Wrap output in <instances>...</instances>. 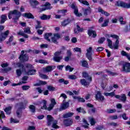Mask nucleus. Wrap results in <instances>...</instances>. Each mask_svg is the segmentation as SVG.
Wrapping results in <instances>:
<instances>
[{
	"instance_id": "nucleus-1",
	"label": "nucleus",
	"mask_w": 130,
	"mask_h": 130,
	"mask_svg": "<svg viewBox=\"0 0 130 130\" xmlns=\"http://www.w3.org/2000/svg\"><path fill=\"white\" fill-rule=\"evenodd\" d=\"M22 13L18 11L17 10H14L13 11H10L8 13V18L9 20L12 19L14 20V23H17L19 18L21 17Z\"/></svg>"
},
{
	"instance_id": "nucleus-2",
	"label": "nucleus",
	"mask_w": 130,
	"mask_h": 130,
	"mask_svg": "<svg viewBox=\"0 0 130 130\" xmlns=\"http://www.w3.org/2000/svg\"><path fill=\"white\" fill-rule=\"evenodd\" d=\"M47 124L48 126L52 125L53 128H59V126L57 125V121L54 120V118L50 115L47 116Z\"/></svg>"
},
{
	"instance_id": "nucleus-3",
	"label": "nucleus",
	"mask_w": 130,
	"mask_h": 130,
	"mask_svg": "<svg viewBox=\"0 0 130 130\" xmlns=\"http://www.w3.org/2000/svg\"><path fill=\"white\" fill-rule=\"evenodd\" d=\"M116 7H121L122 8H124L125 9L130 8V3H125L122 1H116L115 4Z\"/></svg>"
},
{
	"instance_id": "nucleus-4",
	"label": "nucleus",
	"mask_w": 130,
	"mask_h": 130,
	"mask_svg": "<svg viewBox=\"0 0 130 130\" xmlns=\"http://www.w3.org/2000/svg\"><path fill=\"white\" fill-rule=\"evenodd\" d=\"M41 7L42 8H38V9L40 10V12H43V11H46V10H51V9H52L51 4L48 2H46L44 6H41Z\"/></svg>"
},
{
	"instance_id": "nucleus-5",
	"label": "nucleus",
	"mask_w": 130,
	"mask_h": 130,
	"mask_svg": "<svg viewBox=\"0 0 130 130\" xmlns=\"http://www.w3.org/2000/svg\"><path fill=\"white\" fill-rule=\"evenodd\" d=\"M71 8L72 10H74V13L77 17H81L82 16V13H79V9H78V7L75 3H73L71 5Z\"/></svg>"
},
{
	"instance_id": "nucleus-6",
	"label": "nucleus",
	"mask_w": 130,
	"mask_h": 130,
	"mask_svg": "<svg viewBox=\"0 0 130 130\" xmlns=\"http://www.w3.org/2000/svg\"><path fill=\"white\" fill-rule=\"evenodd\" d=\"M9 34H10V31L9 30L2 32L0 35V42H3V41H5L8 38V36H9Z\"/></svg>"
},
{
	"instance_id": "nucleus-7",
	"label": "nucleus",
	"mask_w": 130,
	"mask_h": 130,
	"mask_svg": "<svg viewBox=\"0 0 130 130\" xmlns=\"http://www.w3.org/2000/svg\"><path fill=\"white\" fill-rule=\"evenodd\" d=\"M92 47H89L86 50V57L89 60H90V61L93 60V58H92V55H93V53H92Z\"/></svg>"
},
{
	"instance_id": "nucleus-8",
	"label": "nucleus",
	"mask_w": 130,
	"mask_h": 130,
	"mask_svg": "<svg viewBox=\"0 0 130 130\" xmlns=\"http://www.w3.org/2000/svg\"><path fill=\"white\" fill-rule=\"evenodd\" d=\"M123 72L125 73H130V63L125 62L122 66Z\"/></svg>"
},
{
	"instance_id": "nucleus-9",
	"label": "nucleus",
	"mask_w": 130,
	"mask_h": 130,
	"mask_svg": "<svg viewBox=\"0 0 130 130\" xmlns=\"http://www.w3.org/2000/svg\"><path fill=\"white\" fill-rule=\"evenodd\" d=\"M51 104L49 105V107L47 108V110L48 111H50L53 109V107L56 105V102H55V100L54 99H51Z\"/></svg>"
},
{
	"instance_id": "nucleus-10",
	"label": "nucleus",
	"mask_w": 130,
	"mask_h": 130,
	"mask_svg": "<svg viewBox=\"0 0 130 130\" xmlns=\"http://www.w3.org/2000/svg\"><path fill=\"white\" fill-rule=\"evenodd\" d=\"M95 99L96 100H100V101L103 102L105 100L104 96L102 95V93L100 91H97L96 94H95Z\"/></svg>"
},
{
	"instance_id": "nucleus-11",
	"label": "nucleus",
	"mask_w": 130,
	"mask_h": 130,
	"mask_svg": "<svg viewBox=\"0 0 130 130\" xmlns=\"http://www.w3.org/2000/svg\"><path fill=\"white\" fill-rule=\"evenodd\" d=\"M115 98L119 99V100H120L122 102H125V101H126V96L125 94H122L121 95H115Z\"/></svg>"
},
{
	"instance_id": "nucleus-12",
	"label": "nucleus",
	"mask_w": 130,
	"mask_h": 130,
	"mask_svg": "<svg viewBox=\"0 0 130 130\" xmlns=\"http://www.w3.org/2000/svg\"><path fill=\"white\" fill-rule=\"evenodd\" d=\"M19 59L21 62H24V61H27V60L29 59V56L27 54H25L24 55H20L19 57Z\"/></svg>"
},
{
	"instance_id": "nucleus-13",
	"label": "nucleus",
	"mask_w": 130,
	"mask_h": 130,
	"mask_svg": "<svg viewBox=\"0 0 130 130\" xmlns=\"http://www.w3.org/2000/svg\"><path fill=\"white\" fill-rule=\"evenodd\" d=\"M29 3L33 9H37L38 5H40V3L36 0H30L29 1Z\"/></svg>"
},
{
	"instance_id": "nucleus-14",
	"label": "nucleus",
	"mask_w": 130,
	"mask_h": 130,
	"mask_svg": "<svg viewBox=\"0 0 130 130\" xmlns=\"http://www.w3.org/2000/svg\"><path fill=\"white\" fill-rule=\"evenodd\" d=\"M70 103L69 102L64 103V100L63 101V103L61 105L60 110H65L67 108H69Z\"/></svg>"
},
{
	"instance_id": "nucleus-15",
	"label": "nucleus",
	"mask_w": 130,
	"mask_h": 130,
	"mask_svg": "<svg viewBox=\"0 0 130 130\" xmlns=\"http://www.w3.org/2000/svg\"><path fill=\"white\" fill-rule=\"evenodd\" d=\"M55 68V66H47L45 68H44V72H46V73H49L53 71Z\"/></svg>"
},
{
	"instance_id": "nucleus-16",
	"label": "nucleus",
	"mask_w": 130,
	"mask_h": 130,
	"mask_svg": "<svg viewBox=\"0 0 130 130\" xmlns=\"http://www.w3.org/2000/svg\"><path fill=\"white\" fill-rule=\"evenodd\" d=\"M63 123L66 126H70L73 124V119H66L63 120Z\"/></svg>"
},
{
	"instance_id": "nucleus-17",
	"label": "nucleus",
	"mask_w": 130,
	"mask_h": 130,
	"mask_svg": "<svg viewBox=\"0 0 130 130\" xmlns=\"http://www.w3.org/2000/svg\"><path fill=\"white\" fill-rule=\"evenodd\" d=\"M82 76L83 78H85V79H86V80H88V81H92V77L89 75L88 73L87 72H84L82 73Z\"/></svg>"
},
{
	"instance_id": "nucleus-18",
	"label": "nucleus",
	"mask_w": 130,
	"mask_h": 130,
	"mask_svg": "<svg viewBox=\"0 0 130 130\" xmlns=\"http://www.w3.org/2000/svg\"><path fill=\"white\" fill-rule=\"evenodd\" d=\"M98 12H99V13H101V14L104 15V16H106V17H109V16H110V13L105 11L101 8V7H99Z\"/></svg>"
},
{
	"instance_id": "nucleus-19",
	"label": "nucleus",
	"mask_w": 130,
	"mask_h": 130,
	"mask_svg": "<svg viewBox=\"0 0 130 130\" xmlns=\"http://www.w3.org/2000/svg\"><path fill=\"white\" fill-rule=\"evenodd\" d=\"M0 18L1 24H4L8 20V16H7V14H3L1 16Z\"/></svg>"
},
{
	"instance_id": "nucleus-20",
	"label": "nucleus",
	"mask_w": 130,
	"mask_h": 130,
	"mask_svg": "<svg viewBox=\"0 0 130 130\" xmlns=\"http://www.w3.org/2000/svg\"><path fill=\"white\" fill-rule=\"evenodd\" d=\"M88 34L89 36H92L93 38H95L97 36V34L95 30H93L92 29H89L88 30Z\"/></svg>"
},
{
	"instance_id": "nucleus-21",
	"label": "nucleus",
	"mask_w": 130,
	"mask_h": 130,
	"mask_svg": "<svg viewBox=\"0 0 130 130\" xmlns=\"http://www.w3.org/2000/svg\"><path fill=\"white\" fill-rule=\"evenodd\" d=\"M80 83L81 85L84 86V87H87L90 85V82L86 81L85 79H82L80 80Z\"/></svg>"
},
{
	"instance_id": "nucleus-22",
	"label": "nucleus",
	"mask_w": 130,
	"mask_h": 130,
	"mask_svg": "<svg viewBox=\"0 0 130 130\" xmlns=\"http://www.w3.org/2000/svg\"><path fill=\"white\" fill-rule=\"evenodd\" d=\"M40 104H43V106L41 107L42 109H47V106H46V104H47V101H46L45 100L42 101Z\"/></svg>"
},
{
	"instance_id": "nucleus-23",
	"label": "nucleus",
	"mask_w": 130,
	"mask_h": 130,
	"mask_svg": "<svg viewBox=\"0 0 130 130\" xmlns=\"http://www.w3.org/2000/svg\"><path fill=\"white\" fill-rule=\"evenodd\" d=\"M74 113L73 112H68L63 115V118H69V117H72L74 115Z\"/></svg>"
},
{
	"instance_id": "nucleus-24",
	"label": "nucleus",
	"mask_w": 130,
	"mask_h": 130,
	"mask_svg": "<svg viewBox=\"0 0 130 130\" xmlns=\"http://www.w3.org/2000/svg\"><path fill=\"white\" fill-rule=\"evenodd\" d=\"M121 54L122 56H126L128 60L130 61V55L128 53H126V52L123 50L121 52Z\"/></svg>"
},
{
	"instance_id": "nucleus-25",
	"label": "nucleus",
	"mask_w": 130,
	"mask_h": 130,
	"mask_svg": "<svg viewBox=\"0 0 130 130\" xmlns=\"http://www.w3.org/2000/svg\"><path fill=\"white\" fill-rule=\"evenodd\" d=\"M51 18V15H46L45 14H43L42 16L40 17L41 20H49Z\"/></svg>"
},
{
	"instance_id": "nucleus-26",
	"label": "nucleus",
	"mask_w": 130,
	"mask_h": 130,
	"mask_svg": "<svg viewBox=\"0 0 130 130\" xmlns=\"http://www.w3.org/2000/svg\"><path fill=\"white\" fill-rule=\"evenodd\" d=\"M54 61H56V62H60V60L62 59V56H54L53 58Z\"/></svg>"
},
{
	"instance_id": "nucleus-27",
	"label": "nucleus",
	"mask_w": 130,
	"mask_h": 130,
	"mask_svg": "<svg viewBox=\"0 0 130 130\" xmlns=\"http://www.w3.org/2000/svg\"><path fill=\"white\" fill-rule=\"evenodd\" d=\"M51 35H52V34H51V33H46L44 35L45 39H46V40H47L49 42H50L51 40L49 39V37H50V36H51Z\"/></svg>"
},
{
	"instance_id": "nucleus-28",
	"label": "nucleus",
	"mask_w": 130,
	"mask_h": 130,
	"mask_svg": "<svg viewBox=\"0 0 130 130\" xmlns=\"http://www.w3.org/2000/svg\"><path fill=\"white\" fill-rule=\"evenodd\" d=\"M70 23H71V20L69 19L64 20L63 22H61V25L63 27H66V26H67V25H69V24H70Z\"/></svg>"
},
{
	"instance_id": "nucleus-29",
	"label": "nucleus",
	"mask_w": 130,
	"mask_h": 130,
	"mask_svg": "<svg viewBox=\"0 0 130 130\" xmlns=\"http://www.w3.org/2000/svg\"><path fill=\"white\" fill-rule=\"evenodd\" d=\"M24 17L27 19H34V16L30 13H24Z\"/></svg>"
},
{
	"instance_id": "nucleus-30",
	"label": "nucleus",
	"mask_w": 130,
	"mask_h": 130,
	"mask_svg": "<svg viewBox=\"0 0 130 130\" xmlns=\"http://www.w3.org/2000/svg\"><path fill=\"white\" fill-rule=\"evenodd\" d=\"M18 35H20V36H23L25 38H28V36L27 35L25 34L23 30H19L18 32H17Z\"/></svg>"
},
{
	"instance_id": "nucleus-31",
	"label": "nucleus",
	"mask_w": 130,
	"mask_h": 130,
	"mask_svg": "<svg viewBox=\"0 0 130 130\" xmlns=\"http://www.w3.org/2000/svg\"><path fill=\"white\" fill-rule=\"evenodd\" d=\"M35 73H36V70H30L28 72L25 71V75H35Z\"/></svg>"
},
{
	"instance_id": "nucleus-32",
	"label": "nucleus",
	"mask_w": 130,
	"mask_h": 130,
	"mask_svg": "<svg viewBox=\"0 0 130 130\" xmlns=\"http://www.w3.org/2000/svg\"><path fill=\"white\" fill-rule=\"evenodd\" d=\"M11 110H12V107H8L5 109L4 111H5L7 114L10 115L11 114Z\"/></svg>"
},
{
	"instance_id": "nucleus-33",
	"label": "nucleus",
	"mask_w": 130,
	"mask_h": 130,
	"mask_svg": "<svg viewBox=\"0 0 130 130\" xmlns=\"http://www.w3.org/2000/svg\"><path fill=\"white\" fill-rule=\"evenodd\" d=\"M88 119L89 120V122L90 123L91 125H94L96 123V122L95 121V119L94 118H92L91 117L88 118Z\"/></svg>"
},
{
	"instance_id": "nucleus-34",
	"label": "nucleus",
	"mask_w": 130,
	"mask_h": 130,
	"mask_svg": "<svg viewBox=\"0 0 130 130\" xmlns=\"http://www.w3.org/2000/svg\"><path fill=\"white\" fill-rule=\"evenodd\" d=\"M76 111H77V112H78L79 113H83V114H85V113H86V111H84V109L82 108L81 107L77 108Z\"/></svg>"
},
{
	"instance_id": "nucleus-35",
	"label": "nucleus",
	"mask_w": 130,
	"mask_h": 130,
	"mask_svg": "<svg viewBox=\"0 0 130 130\" xmlns=\"http://www.w3.org/2000/svg\"><path fill=\"white\" fill-rule=\"evenodd\" d=\"M36 22L37 25H36V29L37 30H38V29H40V28H42V26H41V21L37 20Z\"/></svg>"
},
{
	"instance_id": "nucleus-36",
	"label": "nucleus",
	"mask_w": 130,
	"mask_h": 130,
	"mask_svg": "<svg viewBox=\"0 0 130 130\" xmlns=\"http://www.w3.org/2000/svg\"><path fill=\"white\" fill-rule=\"evenodd\" d=\"M104 95L105 96H110V97H113V96H115V93L114 92H105L104 93Z\"/></svg>"
},
{
	"instance_id": "nucleus-37",
	"label": "nucleus",
	"mask_w": 130,
	"mask_h": 130,
	"mask_svg": "<svg viewBox=\"0 0 130 130\" xmlns=\"http://www.w3.org/2000/svg\"><path fill=\"white\" fill-rule=\"evenodd\" d=\"M108 23H109V19L105 20L104 23L102 24V27H107L108 26Z\"/></svg>"
},
{
	"instance_id": "nucleus-38",
	"label": "nucleus",
	"mask_w": 130,
	"mask_h": 130,
	"mask_svg": "<svg viewBox=\"0 0 130 130\" xmlns=\"http://www.w3.org/2000/svg\"><path fill=\"white\" fill-rule=\"evenodd\" d=\"M82 66L84 68H87L88 66V62L86 60H83L81 61Z\"/></svg>"
},
{
	"instance_id": "nucleus-39",
	"label": "nucleus",
	"mask_w": 130,
	"mask_h": 130,
	"mask_svg": "<svg viewBox=\"0 0 130 130\" xmlns=\"http://www.w3.org/2000/svg\"><path fill=\"white\" fill-rule=\"evenodd\" d=\"M80 4L84 5L85 6H89V2L85 0H78Z\"/></svg>"
},
{
	"instance_id": "nucleus-40",
	"label": "nucleus",
	"mask_w": 130,
	"mask_h": 130,
	"mask_svg": "<svg viewBox=\"0 0 130 130\" xmlns=\"http://www.w3.org/2000/svg\"><path fill=\"white\" fill-rule=\"evenodd\" d=\"M29 108L31 111V112H32V113H34L36 111V108L33 105H30L29 107Z\"/></svg>"
},
{
	"instance_id": "nucleus-41",
	"label": "nucleus",
	"mask_w": 130,
	"mask_h": 130,
	"mask_svg": "<svg viewBox=\"0 0 130 130\" xmlns=\"http://www.w3.org/2000/svg\"><path fill=\"white\" fill-rule=\"evenodd\" d=\"M58 82L60 83H63L64 85H68L69 84V81L64 80L63 79H60L58 80Z\"/></svg>"
},
{
	"instance_id": "nucleus-42",
	"label": "nucleus",
	"mask_w": 130,
	"mask_h": 130,
	"mask_svg": "<svg viewBox=\"0 0 130 130\" xmlns=\"http://www.w3.org/2000/svg\"><path fill=\"white\" fill-rule=\"evenodd\" d=\"M107 41L108 42V46L110 47V48H113V47L112 46V41L111 40L108 39L107 40Z\"/></svg>"
},
{
	"instance_id": "nucleus-43",
	"label": "nucleus",
	"mask_w": 130,
	"mask_h": 130,
	"mask_svg": "<svg viewBox=\"0 0 130 130\" xmlns=\"http://www.w3.org/2000/svg\"><path fill=\"white\" fill-rule=\"evenodd\" d=\"M51 41L55 44H58V42H57V40L54 36L51 38Z\"/></svg>"
},
{
	"instance_id": "nucleus-44",
	"label": "nucleus",
	"mask_w": 130,
	"mask_h": 130,
	"mask_svg": "<svg viewBox=\"0 0 130 130\" xmlns=\"http://www.w3.org/2000/svg\"><path fill=\"white\" fill-rule=\"evenodd\" d=\"M95 112H96V109L95 108H92L88 110V113L90 114H92V113H95Z\"/></svg>"
},
{
	"instance_id": "nucleus-45",
	"label": "nucleus",
	"mask_w": 130,
	"mask_h": 130,
	"mask_svg": "<svg viewBox=\"0 0 130 130\" xmlns=\"http://www.w3.org/2000/svg\"><path fill=\"white\" fill-rule=\"evenodd\" d=\"M107 113H114V112H116V110L115 109H108L106 111Z\"/></svg>"
},
{
	"instance_id": "nucleus-46",
	"label": "nucleus",
	"mask_w": 130,
	"mask_h": 130,
	"mask_svg": "<svg viewBox=\"0 0 130 130\" xmlns=\"http://www.w3.org/2000/svg\"><path fill=\"white\" fill-rule=\"evenodd\" d=\"M22 90L23 91H27V90H29L30 89V86L29 85H23L22 86Z\"/></svg>"
},
{
	"instance_id": "nucleus-47",
	"label": "nucleus",
	"mask_w": 130,
	"mask_h": 130,
	"mask_svg": "<svg viewBox=\"0 0 130 130\" xmlns=\"http://www.w3.org/2000/svg\"><path fill=\"white\" fill-rule=\"evenodd\" d=\"M24 33H27V34H30L31 33V30H30V27H27L24 29Z\"/></svg>"
},
{
	"instance_id": "nucleus-48",
	"label": "nucleus",
	"mask_w": 130,
	"mask_h": 130,
	"mask_svg": "<svg viewBox=\"0 0 130 130\" xmlns=\"http://www.w3.org/2000/svg\"><path fill=\"white\" fill-rule=\"evenodd\" d=\"M118 44H119V41L118 39H117L115 42V44L114 45L115 49H118Z\"/></svg>"
},
{
	"instance_id": "nucleus-49",
	"label": "nucleus",
	"mask_w": 130,
	"mask_h": 130,
	"mask_svg": "<svg viewBox=\"0 0 130 130\" xmlns=\"http://www.w3.org/2000/svg\"><path fill=\"white\" fill-rule=\"evenodd\" d=\"M66 71H70V72H73V71H74V68H72V67L71 66L68 65L66 67Z\"/></svg>"
},
{
	"instance_id": "nucleus-50",
	"label": "nucleus",
	"mask_w": 130,
	"mask_h": 130,
	"mask_svg": "<svg viewBox=\"0 0 130 130\" xmlns=\"http://www.w3.org/2000/svg\"><path fill=\"white\" fill-rule=\"evenodd\" d=\"M54 37L57 40H58V39H60L61 38V37L60 36V35L59 34H54Z\"/></svg>"
},
{
	"instance_id": "nucleus-51",
	"label": "nucleus",
	"mask_w": 130,
	"mask_h": 130,
	"mask_svg": "<svg viewBox=\"0 0 130 130\" xmlns=\"http://www.w3.org/2000/svg\"><path fill=\"white\" fill-rule=\"evenodd\" d=\"M20 121L16 119H14L13 118H11L10 119V122L11 123H13V122L14 123H18V122H19Z\"/></svg>"
},
{
	"instance_id": "nucleus-52",
	"label": "nucleus",
	"mask_w": 130,
	"mask_h": 130,
	"mask_svg": "<svg viewBox=\"0 0 130 130\" xmlns=\"http://www.w3.org/2000/svg\"><path fill=\"white\" fill-rule=\"evenodd\" d=\"M21 111H22V110H21V109H17V111L16 112L17 117H21Z\"/></svg>"
},
{
	"instance_id": "nucleus-53",
	"label": "nucleus",
	"mask_w": 130,
	"mask_h": 130,
	"mask_svg": "<svg viewBox=\"0 0 130 130\" xmlns=\"http://www.w3.org/2000/svg\"><path fill=\"white\" fill-rule=\"evenodd\" d=\"M44 27H43V29L41 30V29H38L37 32L38 34V35H42L43 34V32H44Z\"/></svg>"
},
{
	"instance_id": "nucleus-54",
	"label": "nucleus",
	"mask_w": 130,
	"mask_h": 130,
	"mask_svg": "<svg viewBox=\"0 0 130 130\" xmlns=\"http://www.w3.org/2000/svg\"><path fill=\"white\" fill-rule=\"evenodd\" d=\"M68 78L70 80H76L77 76L76 75H69Z\"/></svg>"
},
{
	"instance_id": "nucleus-55",
	"label": "nucleus",
	"mask_w": 130,
	"mask_h": 130,
	"mask_svg": "<svg viewBox=\"0 0 130 130\" xmlns=\"http://www.w3.org/2000/svg\"><path fill=\"white\" fill-rule=\"evenodd\" d=\"M16 74H17L18 77H20L21 75H22V71H21L20 69H17L16 70Z\"/></svg>"
},
{
	"instance_id": "nucleus-56",
	"label": "nucleus",
	"mask_w": 130,
	"mask_h": 130,
	"mask_svg": "<svg viewBox=\"0 0 130 130\" xmlns=\"http://www.w3.org/2000/svg\"><path fill=\"white\" fill-rule=\"evenodd\" d=\"M104 41H105V38H101V39H99V40L98 41V42H99V44H102V43H103V42H104Z\"/></svg>"
},
{
	"instance_id": "nucleus-57",
	"label": "nucleus",
	"mask_w": 130,
	"mask_h": 130,
	"mask_svg": "<svg viewBox=\"0 0 130 130\" xmlns=\"http://www.w3.org/2000/svg\"><path fill=\"white\" fill-rule=\"evenodd\" d=\"M110 37H112V38H114V39H119V37L116 35H111Z\"/></svg>"
},
{
	"instance_id": "nucleus-58",
	"label": "nucleus",
	"mask_w": 130,
	"mask_h": 130,
	"mask_svg": "<svg viewBox=\"0 0 130 130\" xmlns=\"http://www.w3.org/2000/svg\"><path fill=\"white\" fill-rule=\"evenodd\" d=\"M40 77L42 78V79H48V76L42 74H40Z\"/></svg>"
},
{
	"instance_id": "nucleus-59",
	"label": "nucleus",
	"mask_w": 130,
	"mask_h": 130,
	"mask_svg": "<svg viewBox=\"0 0 130 130\" xmlns=\"http://www.w3.org/2000/svg\"><path fill=\"white\" fill-rule=\"evenodd\" d=\"M16 66L18 68H20V69H23L24 68V65L20 62L17 63Z\"/></svg>"
},
{
	"instance_id": "nucleus-60",
	"label": "nucleus",
	"mask_w": 130,
	"mask_h": 130,
	"mask_svg": "<svg viewBox=\"0 0 130 130\" xmlns=\"http://www.w3.org/2000/svg\"><path fill=\"white\" fill-rule=\"evenodd\" d=\"M90 11H91V8L90 7H89L88 9H85L84 12V15L87 16V15H88V12H90Z\"/></svg>"
},
{
	"instance_id": "nucleus-61",
	"label": "nucleus",
	"mask_w": 130,
	"mask_h": 130,
	"mask_svg": "<svg viewBox=\"0 0 130 130\" xmlns=\"http://www.w3.org/2000/svg\"><path fill=\"white\" fill-rule=\"evenodd\" d=\"M106 72L108 73V75H110L111 76H114V75H116V73L112 72L109 70H106Z\"/></svg>"
},
{
	"instance_id": "nucleus-62",
	"label": "nucleus",
	"mask_w": 130,
	"mask_h": 130,
	"mask_svg": "<svg viewBox=\"0 0 130 130\" xmlns=\"http://www.w3.org/2000/svg\"><path fill=\"white\" fill-rule=\"evenodd\" d=\"M19 106L20 107L18 109H20L21 110H22V109H25V107H24V104H23V103H20Z\"/></svg>"
},
{
	"instance_id": "nucleus-63",
	"label": "nucleus",
	"mask_w": 130,
	"mask_h": 130,
	"mask_svg": "<svg viewBox=\"0 0 130 130\" xmlns=\"http://www.w3.org/2000/svg\"><path fill=\"white\" fill-rule=\"evenodd\" d=\"M129 28L128 27V26H126L124 29V31L125 33H127V32H129Z\"/></svg>"
},
{
	"instance_id": "nucleus-64",
	"label": "nucleus",
	"mask_w": 130,
	"mask_h": 130,
	"mask_svg": "<svg viewBox=\"0 0 130 130\" xmlns=\"http://www.w3.org/2000/svg\"><path fill=\"white\" fill-rule=\"evenodd\" d=\"M47 89L49 90V91H54V90H55V88L51 86H49L47 87Z\"/></svg>"
}]
</instances>
